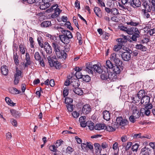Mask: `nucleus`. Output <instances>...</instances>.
I'll return each mask as SVG.
<instances>
[{"label":"nucleus","mask_w":155,"mask_h":155,"mask_svg":"<svg viewBox=\"0 0 155 155\" xmlns=\"http://www.w3.org/2000/svg\"><path fill=\"white\" fill-rule=\"evenodd\" d=\"M52 46L58 58H63L64 59L66 58L67 55L66 52L64 50H61L60 46L58 44L57 42H53Z\"/></svg>","instance_id":"obj_1"},{"label":"nucleus","mask_w":155,"mask_h":155,"mask_svg":"<svg viewBox=\"0 0 155 155\" xmlns=\"http://www.w3.org/2000/svg\"><path fill=\"white\" fill-rule=\"evenodd\" d=\"M124 51H120V54L121 55L122 59L124 61H128L131 59V54L132 53V51L129 48H127L124 50Z\"/></svg>","instance_id":"obj_2"},{"label":"nucleus","mask_w":155,"mask_h":155,"mask_svg":"<svg viewBox=\"0 0 155 155\" xmlns=\"http://www.w3.org/2000/svg\"><path fill=\"white\" fill-rule=\"evenodd\" d=\"M150 97L147 94L144 95L141 99L140 103L141 104H143L145 108L148 107H149V109H152L153 106L152 104L150 103Z\"/></svg>","instance_id":"obj_3"},{"label":"nucleus","mask_w":155,"mask_h":155,"mask_svg":"<svg viewBox=\"0 0 155 155\" xmlns=\"http://www.w3.org/2000/svg\"><path fill=\"white\" fill-rule=\"evenodd\" d=\"M15 69V73L14 75V84L15 85H17L19 83L20 78L22 77L21 76L22 72L21 70L18 69L17 67H16Z\"/></svg>","instance_id":"obj_4"},{"label":"nucleus","mask_w":155,"mask_h":155,"mask_svg":"<svg viewBox=\"0 0 155 155\" xmlns=\"http://www.w3.org/2000/svg\"><path fill=\"white\" fill-rule=\"evenodd\" d=\"M115 123L117 124L115 125H118V128L120 126H124L128 124V121L125 118H123L122 117H118L116 119V122Z\"/></svg>","instance_id":"obj_5"},{"label":"nucleus","mask_w":155,"mask_h":155,"mask_svg":"<svg viewBox=\"0 0 155 155\" xmlns=\"http://www.w3.org/2000/svg\"><path fill=\"white\" fill-rule=\"evenodd\" d=\"M108 69L107 68H106L105 66H103L102 71L101 72V74L100 76L101 79L107 81V80H108Z\"/></svg>","instance_id":"obj_6"},{"label":"nucleus","mask_w":155,"mask_h":155,"mask_svg":"<svg viewBox=\"0 0 155 155\" xmlns=\"http://www.w3.org/2000/svg\"><path fill=\"white\" fill-rule=\"evenodd\" d=\"M91 110V109L90 105L88 104H86L83 106L81 112L83 114H87L90 113Z\"/></svg>","instance_id":"obj_7"},{"label":"nucleus","mask_w":155,"mask_h":155,"mask_svg":"<svg viewBox=\"0 0 155 155\" xmlns=\"http://www.w3.org/2000/svg\"><path fill=\"white\" fill-rule=\"evenodd\" d=\"M86 71L89 74H93V64L91 62H88L86 64Z\"/></svg>","instance_id":"obj_8"},{"label":"nucleus","mask_w":155,"mask_h":155,"mask_svg":"<svg viewBox=\"0 0 155 155\" xmlns=\"http://www.w3.org/2000/svg\"><path fill=\"white\" fill-rule=\"evenodd\" d=\"M59 38L61 41L65 44H68L70 42V38H68L64 35L62 34L60 35H59Z\"/></svg>","instance_id":"obj_9"},{"label":"nucleus","mask_w":155,"mask_h":155,"mask_svg":"<svg viewBox=\"0 0 155 155\" xmlns=\"http://www.w3.org/2000/svg\"><path fill=\"white\" fill-rule=\"evenodd\" d=\"M131 109L133 111V115L135 116V118H138L140 116V113L136 106H133L131 107Z\"/></svg>","instance_id":"obj_10"},{"label":"nucleus","mask_w":155,"mask_h":155,"mask_svg":"<svg viewBox=\"0 0 155 155\" xmlns=\"http://www.w3.org/2000/svg\"><path fill=\"white\" fill-rule=\"evenodd\" d=\"M51 62L52 63H50V65L51 67H54L57 69H60L61 67V63L58 61L52 60Z\"/></svg>","instance_id":"obj_11"},{"label":"nucleus","mask_w":155,"mask_h":155,"mask_svg":"<svg viewBox=\"0 0 155 155\" xmlns=\"http://www.w3.org/2000/svg\"><path fill=\"white\" fill-rule=\"evenodd\" d=\"M151 153L150 149L146 147L142 148L140 152V153H142L143 155H150Z\"/></svg>","instance_id":"obj_12"},{"label":"nucleus","mask_w":155,"mask_h":155,"mask_svg":"<svg viewBox=\"0 0 155 155\" xmlns=\"http://www.w3.org/2000/svg\"><path fill=\"white\" fill-rule=\"evenodd\" d=\"M118 125L114 124L113 127L111 126H106L105 129L109 132H112L115 131L117 128H118Z\"/></svg>","instance_id":"obj_13"},{"label":"nucleus","mask_w":155,"mask_h":155,"mask_svg":"<svg viewBox=\"0 0 155 155\" xmlns=\"http://www.w3.org/2000/svg\"><path fill=\"white\" fill-rule=\"evenodd\" d=\"M116 78L115 74L112 73L111 72H108V80L107 82L114 81Z\"/></svg>","instance_id":"obj_14"},{"label":"nucleus","mask_w":155,"mask_h":155,"mask_svg":"<svg viewBox=\"0 0 155 155\" xmlns=\"http://www.w3.org/2000/svg\"><path fill=\"white\" fill-rule=\"evenodd\" d=\"M137 31H139L138 29L135 27H131L130 28H128L127 29V33L129 35H132L137 33Z\"/></svg>","instance_id":"obj_15"},{"label":"nucleus","mask_w":155,"mask_h":155,"mask_svg":"<svg viewBox=\"0 0 155 155\" xmlns=\"http://www.w3.org/2000/svg\"><path fill=\"white\" fill-rule=\"evenodd\" d=\"M122 37L123 38H118L117 39V41L118 42H120V43H122V45H125L126 43L127 42V40L128 39V38H127V36H125L124 35H122Z\"/></svg>","instance_id":"obj_16"},{"label":"nucleus","mask_w":155,"mask_h":155,"mask_svg":"<svg viewBox=\"0 0 155 155\" xmlns=\"http://www.w3.org/2000/svg\"><path fill=\"white\" fill-rule=\"evenodd\" d=\"M103 117L104 119L107 121L109 120L110 118V114L109 111L105 110L103 112Z\"/></svg>","instance_id":"obj_17"},{"label":"nucleus","mask_w":155,"mask_h":155,"mask_svg":"<svg viewBox=\"0 0 155 155\" xmlns=\"http://www.w3.org/2000/svg\"><path fill=\"white\" fill-rule=\"evenodd\" d=\"M2 74L5 76L7 75L8 73V67L6 65H3L1 68Z\"/></svg>","instance_id":"obj_18"},{"label":"nucleus","mask_w":155,"mask_h":155,"mask_svg":"<svg viewBox=\"0 0 155 155\" xmlns=\"http://www.w3.org/2000/svg\"><path fill=\"white\" fill-rule=\"evenodd\" d=\"M13 58L15 65L16 66H18L20 62L19 58L17 52L15 53L14 52Z\"/></svg>","instance_id":"obj_19"},{"label":"nucleus","mask_w":155,"mask_h":155,"mask_svg":"<svg viewBox=\"0 0 155 155\" xmlns=\"http://www.w3.org/2000/svg\"><path fill=\"white\" fill-rule=\"evenodd\" d=\"M137 31V33H135V34L132 35L131 37L130 38L131 40L130 41L131 42H133V41H136L137 38H139L140 37V32L139 31Z\"/></svg>","instance_id":"obj_20"},{"label":"nucleus","mask_w":155,"mask_h":155,"mask_svg":"<svg viewBox=\"0 0 155 155\" xmlns=\"http://www.w3.org/2000/svg\"><path fill=\"white\" fill-rule=\"evenodd\" d=\"M79 81L77 79H71V85L74 87H78L79 85Z\"/></svg>","instance_id":"obj_21"},{"label":"nucleus","mask_w":155,"mask_h":155,"mask_svg":"<svg viewBox=\"0 0 155 155\" xmlns=\"http://www.w3.org/2000/svg\"><path fill=\"white\" fill-rule=\"evenodd\" d=\"M61 11L60 10L59 8H56L54 10V12L51 15V17L52 18H54L57 17Z\"/></svg>","instance_id":"obj_22"},{"label":"nucleus","mask_w":155,"mask_h":155,"mask_svg":"<svg viewBox=\"0 0 155 155\" xmlns=\"http://www.w3.org/2000/svg\"><path fill=\"white\" fill-rule=\"evenodd\" d=\"M106 125L104 124H97L94 126V128L96 130H100L105 129Z\"/></svg>","instance_id":"obj_23"},{"label":"nucleus","mask_w":155,"mask_h":155,"mask_svg":"<svg viewBox=\"0 0 155 155\" xmlns=\"http://www.w3.org/2000/svg\"><path fill=\"white\" fill-rule=\"evenodd\" d=\"M94 149L96 150V154H100L101 150V147L100 145L98 143H95L94 144Z\"/></svg>","instance_id":"obj_24"},{"label":"nucleus","mask_w":155,"mask_h":155,"mask_svg":"<svg viewBox=\"0 0 155 155\" xmlns=\"http://www.w3.org/2000/svg\"><path fill=\"white\" fill-rule=\"evenodd\" d=\"M93 71H96V72L100 74L102 71V70L103 69V67L102 68L100 67L97 64L93 65Z\"/></svg>","instance_id":"obj_25"},{"label":"nucleus","mask_w":155,"mask_h":155,"mask_svg":"<svg viewBox=\"0 0 155 155\" xmlns=\"http://www.w3.org/2000/svg\"><path fill=\"white\" fill-rule=\"evenodd\" d=\"M147 94V92L144 90H141L139 91L137 94V97L139 99H141L144 95Z\"/></svg>","instance_id":"obj_26"},{"label":"nucleus","mask_w":155,"mask_h":155,"mask_svg":"<svg viewBox=\"0 0 155 155\" xmlns=\"http://www.w3.org/2000/svg\"><path fill=\"white\" fill-rule=\"evenodd\" d=\"M61 33L63 35L65 36L68 38L69 36L70 39L72 38H73V35L71 32L68 30H64L63 31H61Z\"/></svg>","instance_id":"obj_27"},{"label":"nucleus","mask_w":155,"mask_h":155,"mask_svg":"<svg viewBox=\"0 0 155 155\" xmlns=\"http://www.w3.org/2000/svg\"><path fill=\"white\" fill-rule=\"evenodd\" d=\"M94 11L97 16L100 18L102 17V12L99 8L95 7L94 8Z\"/></svg>","instance_id":"obj_28"},{"label":"nucleus","mask_w":155,"mask_h":155,"mask_svg":"<svg viewBox=\"0 0 155 155\" xmlns=\"http://www.w3.org/2000/svg\"><path fill=\"white\" fill-rule=\"evenodd\" d=\"M35 3L40 5V8L41 10H45V6L43 0H35Z\"/></svg>","instance_id":"obj_29"},{"label":"nucleus","mask_w":155,"mask_h":155,"mask_svg":"<svg viewBox=\"0 0 155 155\" xmlns=\"http://www.w3.org/2000/svg\"><path fill=\"white\" fill-rule=\"evenodd\" d=\"M52 25L51 21H45L41 24V26L42 28H47Z\"/></svg>","instance_id":"obj_30"},{"label":"nucleus","mask_w":155,"mask_h":155,"mask_svg":"<svg viewBox=\"0 0 155 155\" xmlns=\"http://www.w3.org/2000/svg\"><path fill=\"white\" fill-rule=\"evenodd\" d=\"M136 48L137 49H139L141 51H146L147 49V48L145 46H143L142 44H137L136 46Z\"/></svg>","instance_id":"obj_31"},{"label":"nucleus","mask_w":155,"mask_h":155,"mask_svg":"<svg viewBox=\"0 0 155 155\" xmlns=\"http://www.w3.org/2000/svg\"><path fill=\"white\" fill-rule=\"evenodd\" d=\"M105 11L108 13H110V12L113 13L114 11H116V12L113 13L114 15H116L119 14L118 10L115 8H114L112 9H110L109 8L106 7L105 8Z\"/></svg>","instance_id":"obj_32"},{"label":"nucleus","mask_w":155,"mask_h":155,"mask_svg":"<svg viewBox=\"0 0 155 155\" xmlns=\"http://www.w3.org/2000/svg\"><path fill=\"white\" fill-rule=\"evenodd\" d=\"M120 68V66L115 64L113 67V68H112V69L115 74H119L121 71Z\"/></svg>","instance_id":"obj_33"},{"label":"nucleus","mask_w":155,"mask_h":155,"mask_svg":"<svg viewBox=\"0 0 155 155\" xmlns=\"http://www.w3.org/2000/svg\"><path fill=\"white\" fill-rule=\"evenodd\" d=\"M73 91L76 94L81 95L82 94L83 91L82 90L78 87H76L73 89Z\"/></svg>","instance_id":"obj_34"},{"label":"nucleus","mask_w":155,"mask_h":155,"mask_svg":"<svg viewBox=\"0 0 155 155\" xmlns=\"http://www.w3.org/2000/svg\"><path fill=\"white\" fill-rule=\"evenodd\" d=\"M127 23L128 25L136 26L140 24V22L139 21H135V20H131L130 21L127 22Z\"/></svg>","instance_id":"obj_35"},{"label":"nucleus","mask_w":155,"mask_h":155,"mask_svg":"<svg viewBox=\"0 0 155 155\" xmlns=\"http://www.w3.org/2000/svg\"><path fill=\"white\" fill-rule=\"evenodd\" d=\"M19 48L20 49V51L21 53L24 54L25 53V50L26 49V48L25 46V45L24 44H20V45H19Z\"/></svg>","instance_id":"obj_36"},{"label":"nucleus","mask_w":155,"mask_h":155,"mask_svg":"<svg viewBox=\"0 0 155 155\" xmlns=\"http://www.w3.org/2000/svg\"><path fill=\"white\" fill-rule=\"evenodd\" d=\"M10 112L12 115V116L14 117H19L21 115V114L20 113L15 110H10Z\"/></svg>","instance_id":"obj_37"},{"label":"nucleus","mask_w":155,"mask_h":155,"mask_svg":"<svg viewBox=\"0 0 155 155\" xmlns=\"http://www.w3.org/2000/svg\"><path fill=\"white\" fill-rule=\"evenodd\" d=\"M143 5L144 7V9H147V11L148 12H150L151 11V7H150L149 5H148L147 2H144Z\"/></svg>","instance_id":"obj_38"},{"label":"nucleus","mask_w":155,"mask_h":155,"mask_svg":"<svg viewBox=\"0 0 155 155\" xmlns=\"http://www.w3.org/2000/svg\"><path fill=\"white\" fill-rule=\"evenodd\" d=\"M87 126L88 127L89 129L91 130H94V124L93 122L91 121H87Z\"/></svg>","instance_id":"obj_39"},{"label":"nucleus","mask_w":155,"mask_h":155,"mask_svg":"<svg viewBox=\"0 0 155 155\" xmlns=\"http://www.w3.org/2000/svg\"><path fill=\"white\" fill-rule=\"evenodd\" d=\"M122 43H120V42H118V44L115 45L114 46V50L115 51H119L121 48H122L123 46H124V45H122Z\"/></svg>","instance_id":"obj_40"},{"label":"nucleus","mask_w":155,"mask_h":155,"mask_svg":"<svg viewBox=\"0 0 155 155\" xmlns=\"http://www.w3.org/2000/svg\"><path fill=\"white\" fill-rule=\"evenodd\" d=\"M54 0H43L45 6V9L48 8L51 5V2Z\"/></svg>","instance_id":"obj_41"},{"label":"nucleus","mask_w":155,"mask_h":155,"mask_svg":"<svg viewBox=\"0 0 155 155\" xmlns=\"http://www.w3.org/2000/svg\"><path fill=\"white\" fill-rule=\"evenodd\" d=\"M37 41L39 46L41 48H43V40L42 37L39 36L37 38Z\"/></svg>","instance_id":"obj_42"},{"label":"nucleus","mask_w":155,"mask_h":155,"mask_svg":"<svg viewBox=\"0 0 155 155\" xmlns=\"http://www.w3.org/2000/svg\"><path fill=\"white\" fill-rule=\"evenodd\" d=\"M106 65L107 67L106 68L109 69H112L114 66V65L110 60H107L106 61Z\"/></svg>","instance_id":"obj_43"},{"label":"nucleus","mask_w":155,"mask_h":155,"mask_svg":"<svg viewBox=\"0 0 155 155\" xmlns=\"http://www.w3.org/2000/svg\"><path fill=\"white\" fill-rule=\"evenodd\" d=\"M5 101L7 104L12 106H14L15 105V103H14L8 97H5Z\"/></svg>","instance_id":"obj_44"},{"label":"nucleus","mask_w":155,"mask_h":155,"mask_svg":"<svg viewBox=\"0 0 155 155\" xmlns=\"http://www.w3.org/2000/svg\"><path fill=\"white\" fill-rule=\"evenodd\" d=\"M140 145L137 143H135L134 144L132 145L131 148L132 150L135 152H137Z\"/></svg>","instance_id":"obj_45"},{"label":"nucleus","mask_w":155,"mask_h":155,"mask_svg":"<svg viewBox=\"0 0 155 155\" xmlns=\"http://www.w3.org/2000/svg\"><path fill=\"white\" fill-rule=\"evenodd\" d=\"M83 81L86 82H89L91 80L90 77L88 75H83L81 79Z\"/></svg>","instance_id":"obj_46"},{"label":"nucleus","mask_w":155,"mask_h":155,"mask_svg":"<svg viewBox=\"0 0 155 155\" xmlns=\"http://www.w3.org/2000/svg\"><path fill=\"white\" fill-rule=\"evenodd\" d=\"M44 48L47 54H50L52 53V49L51 46L49 45L48 46H47V47Z\"/></svg>","instance_id":"obj_47"},{"label":"nucleus","mask_w":155,"mask_h":155,"mask_svg":"<svg viewBox=\"0 0 155 155\" xmlns=\"http://www.w3.org/2000/svg\"><path fill=\"white\" fill-rule=\"evenodd\" d=\"M138 43L141 44H147L149 41L150 39L148 38H144L141 40H139L138 39Z\"/></svg>","instance_id":"obj_48"},{"label":"nucleus","mask_w":155,"mask_h":155,"mask_svg":"<svg viewBox=\"0 0 155 155\" xmlns=\"http://www.w3.org/2000/svg\"><path fill=\"white\" fill-rule=\"evenodd\" d=\"M47 36L50 38L49 40H51L52 43L54 42H57V37L55 36L48 35Z\"/></svg>","instance_id":"obj_49"},{"label":"nucleus","mask_w":155,"mask_h":155,"mask_svg":"<svg viewBox=\"0 0 155 155\" xmlns=\"http://www.w3.org/2000/svg\"><path fill=\"white\" fill-rule=\"evenodd\" d=\"M134 5L133 6L134 8L139 7L141 4V2L139 0H133Z\"/></svg>","instance_id":"obj_50"},{"label":"nucleus","mask_w":155,"mask_h":155,"mask_svg":"<svg viewBox=\"0 0 155 155\" xmlns=\"http://www.w3.org/2000/svg\"><path fill=\"white\" fill-rule=\"evenodd\" d=\"M34 57L35 59L38 61H40L41 59V57L39 53L38 52H36L34 54Z\"/></svg>","instance_id":"obj_51"},{"label":"nucleus","mask_w":155,"mask_h":155,"mask_svg":"<svg viewBox=\"0 0 155 155\" xmlns=\"http://www.w3.org/2000/svg\"><path fill=\"white\" fill-rule=\"evenodd\" d=\"M73 101V99L69 97L65 98L64 102L67 104H71Z\"/></svg>","instance_id":"obj_52"},{"label":"nucleus","mask_w":155,"mask_h":155,"mask_svg":"<svg viewBox=\"0 0 155 155\" xmlns=\"http://www.w3.org/2000/svg\"><path fill=\"white\" fill-rule=\"evenodd\" d=\"M110 58L111 61H114L115 62V61H116V60H117L118 58L117 57V55L116 53H113L111 54Z\"/></svg>","instance_id":"obj_53"},{"label":"nucleus","mask_w":155,"mask_h":155,"mask_svg":"<svg viewBox=\"0 0 155 155\" xmlns=\"http://www.w3.org/2000/svg\"><path fill=\"white\" fill-rule=\"evenodd\" d=\"M114 63L115 64V65H119L121 69L122 68L123 63L122 61L120 60L119 58L117 59V60H116V61H115Z\"/></svg>","instance_id":"obj_54"},{"label":"nucleus","mask_w":155,"mask_h":155,"mask_svg":"<svg viewBox=\"0 0 155 155\" xmlns=\"http://www.w3.org/2000/svg\"><path fill=\"white\" fill-rule=\"evenodd\" d=\"M58 5L57 4H56L53 5L50 8L47 10V12H52L54 10H55L56 8H58Z\"/></svg>","instance_id":"obj_55"},{"label":"nucleus","mask_w":155,"mask_h":155,"mask_svg":"<svg viewBox=\"0 0 155 155\" xmlns=\"http://www.w3.org/2000/svg\"><path fill=\"white\" fill-rule=\"evenodd\" d=\"M83 75L80 72H76L74 76H75L78 79H81Z\"/></svg>","instance_id":"obj_56"},{"label":"nucleus","mask_w":155,"mask_h":155,"mask_svg":"<svg viewBox=\"0 0 155 155\" xmlns=\"http://www.w3.org/2000/svg\"><path fill=\"white\" fill-rule=\"evenodd\" d=\"M132 143L131 142H128L127 143L125 150L126 151H127V153H128V150H129L131 146H132Z\"/></svg>","instance_id":"obj_57"},{"label":"nucleus","mask_w":155,"mask_h":155,"mask_svg":"<svg viewBox=\"0 0 155 155\" xmlns=\"http://www.w3.org/2000/svg\"><path fill=\"white\" fill-rule=\"evenodd\" d=\"M141 11L143 13V15L146 16V18H148L150 17V14L148 13V12L147 11V9H142Z\"/></svg>","instance_id":"obj_58"},{"label":"nucleus","mask_w":155,"mask_h":155,"mask_svg":"<svg viewBox=\"0 0 155 155\" xmlns=\"http://www.w3.org/2000/svg\"><path fill=\"white\" fill-rule=\"evenodd\" d=\"M29 41L30 46L31 48H34V41L32 37H30L29 39Z\"/></svg>","instance_id":"obj_59"},{"label":"nucleus","mask_w":155,"mask_h":155,"mask_svg":"<svg viewBox=\"0 0 155 155\" xmlns=\"http://www.w3.org/2000/svg\"><path fill=\"white\" fill-rule=\"evenodd\" d=\"M66 107L68 110L70 112H72L73 110V105L71 104H67Z\"/></svg>","instance_id":"obj_60"},{"label":"nucleus","mask_w":155,"mask_h":155,"mask_svg":"<svg viewBox=\"0 0 155 155\" xmlns=\"http://www.w3.org/2000/svg\"><path fill=\"white\" fill-rule=\"evenodd\" d=\"M57 147H56L54 145H51L49 147V149L51 151L54 152H56L57 151Z\"/></svg>","instance_id":"obj_61"},{"label":"nucleus","mask_w":155,"mask_h":155,"mask_svg":"<svg viewBox=\"0 0 155 155\" xmlns=\"http://www.w3.org/2000/svg\"><path fill=\"white\" fill-rule=\"evenodd\" d=\"M72 116L74 118H77L79 116V113L77 112L76 111H73L72 114Z\"/></svg>","instance_id":"obj_62"},{"label":"nucleus","mask_w":155,"mask_h":155,"mask_svg":"<svg viewBox=\"0 0 155 155\" xmlns=\"http://www.w3.org/2000/svg\"><path fill=\"white\" fill-rule=\"evenodd\" d=\"M68 90L66 87L64 88L63 91V95L64 97L67 96L68 94Z\"/></svg>","instance_id":"obj_63"},{"label":"nucleus","mask_w":155,"mask_h":155,"mask_svg":"<svg viewBox=\"0 0 155 155\" xmlns=\"http://www.w3.org/2000/svg\"><path fill=\"white\" fill-rule=\"evenodd\" d=\"M136 119V118H135V116H134V115H133L130 116L129 118L130 121L132 123H134L136 121L135 119Z\"/></svg>","instance_id":"obj_64"}]
</instances>
